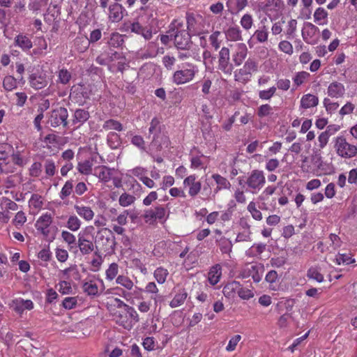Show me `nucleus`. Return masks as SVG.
Instances as JSON below:
<instances>
[{"mask_svg": "<svg viewBox=\"0 0 357 357\" xmlns=\"http://www.w3.org/2000/svg\"><path fill=\"white\" fill-rule=\"evenodd\" d=\"M119 310L114 314L115 322L126 330H130L139 321V315L133 307H131L118 298L113 299Z\"/></svg>", "mask_w": 357, "mask_h": 357, "instance_id": "1", "label": "nucleus"}, {"mask_svg": "<svg viewBox=\"0 0 357 357\" xmlns=\"http://www.w3.org/2000/svg\"><path fill=\"white\" fill-rule=\"evenodd\" d=\"M144 291L146 293L151 294V298L153 300L155 305H157L159 302L162 301V296L158 294L159 289L153 282H149L146 284L144 289L135 287L133 293L128 292L123 289L116 287L114 288L109 289L106 291L105 294H115L121 296L127 301H130L134 296L136 298H142V292Z\"/></svg>", "mask_w": 357, "mask_h": 357, "instance_id": "2", "label": "nucleus"}, {"mask_svg": "<svg viewBox=\"0 0 357 357\" xmlns=\"http://www.w3.org/2000/svg\"><path fill=\"white\" fill-rule=\"evenodd\" d=\"M183 24L178 20H174L169 26V33H174L175 46L179 50H188L191 46L190 36L183 29Z\"/></svg>", "mask_w": 357, "mask_h": 357, "instance_id": "3", "label": "nucleus"}, {"mask_svg": "<svg viewBox=\"0 0 357 357\" xmlns=\"http://www.w3.org/2000/svg\"><path fill=\"white\" fill-rule=\"evenodd\" d=\"M333 149L337 156L348 160L357 155V146L349 142L344 135H338L333 139Z\"/></svg>", "mask_w": 357, "mask_h": 357, "instance_id": "4", "label": "nucleus"}, {"mask_svg": "<svg viewBox=\"0 0 357 357\" xmlns=\"http://www.w3.org/2000/svg\"><path fill=\"white\" fill-rule=\"evenodd\" d=\"M198 72L199 69L196 65L185 63L174 73L172 79L176 85L184 84L192 81Z\"/></svg>", "mask_w": 357, "mask_h": 357, "instance_id": "5", "label": "nucleus"}, {"mask_svg": "<svg viewBox=\"0 0 357 357\" xmlns=\"http://www.w3.org/2000/svg\"><path fill=\"white\" fill-rule=\"evenodd\" d=\"M246 190L252 194H257L265 185L266 177L264 172L260 169H254L247 176L244 181Z\"/></svg>", "mask_w": 357, "mask_h": 357, "instance_id": "6", "label": "nucleus"}, {"mask_svg": "<svg viewBox=\"0 0 357 357\" xmlns=\"http://www.w3.org/2000/svg\"><path fill=\"white\" fill-rule=\"evenodd\" d=\"M257 8L259 11L264 12L273 21L282 15L284 3L282 0H266L259 2Z\"/></svg>", "mask_w": 357, "mask_h": 357, "instance_id": "7", "label": "nucleus"}, {"mask_svg": "<svg viewBox=\"0 0 357 357\" xmlns=\"http://www.w3.org/2000/svg\"><path fill=\"white\" fill-rule=\"evenodd\" d=\"M168 215L169 213L167 208L162 205H158L145 210L143 218L146 223L153 225L157 220L160 222H165Z\"/></svg>", "mask_w": 357, "mask_h": 357, "instance_id": "8", "label": "nucleus"}, {"mask_svg": "<svg viewBox=\"0 0 357 357\" xmlns=\"http://www.w3.org/2000/svg\"><path fill=\"white\" fill-rule=\"evenodd\" d=\"M257 70V63L252 59H248L243 67L234 73L236 82L245 84L249 82L253 73Z\"/></svg>", "mask_w": 357, "mask_h": 357, "instance_id": "9", "label": "nucleus"}, {"mask_svg": "<svg viewBox=\"0 0 357 357\" xmlns=\"http://www.w3.org/2000/svg\"><path fill=\"white\" fill-rule=\"evenodd\" d=\"M93 232L94 227L88 226L79 233L77 245L82 255H89L93 251V243L87 238L89 235H92Z\"/></svg>", "mask_w": 357, "mask_h": 357, "instance_id": "10", "label": "nucleus"}, {"mask_svg": "<svg viewBox=\"0 0 357 357\" xmlns=\"http://www.w3.org/2000/svg\"><path fill=\"white\" fill-rule=\"evenodd\" d=\"M52 222V215L50 213L42 214L36 220L35 227L36 230L40 233L45 238H52L51 235L50 225Z\"/></svg>", "mask_w": 357, "mask_h": 357, "instance_id": "11", "label": "nucleus"}, {"mask_svg": "<svg viewBox=\"0 0 357 357\" xmlns=\"http://www.w3.org/2000/svg\"><path fill=\"white\" fill-rule=\"evenodd\" d=\"M230 54L227 47H223L219 52L218 56V69L226 75H231L233 71V65L229 62Z\"/></svg>", "mask_w": 357, "mask_h": 357, "instance_id": "12", "label": "nucleus"}, {"mask_svg": "<svg viewBox=\"0 0 357 357\" xmlns=\"http://www.w3.org/2000/svg\"><path fill=\"white\" fill-rule=\"evenodd\" d=\"M82 289L88 296H96L105 289L102 280H89L82 284Z\"/></svg>", "mask_w": 357, "mask_h": 357, "instance_id": "13", "label": "nucleus"}, {"mask_svg": "<svg viewBox=\"0 0 357 357\" xmlns=\"http://www.w3.org/2000/svg\"><path fill=\"white\" fill-rule=\"evenodd\" d=\"M68 111L64 107H59L52 111L49 123L52 127H57L60 125H67Z\"/></svg>", "mask_w": 357, "mask_h": 357, "instance_id": "14", "label": "nucleus"}, {"mask_svg": "<svg viewBox=\"0 0 357 357\" xmlns=\"http://www.w3.org/2000/svg\"><path fill=\"white\" fill-rule=\"evenodd\" d=\"M319 31V28L311 22H305L301 31L303 40L308 44H315L317 43L316 36Z\"/></svg>", "mask_w": 357, "mask_h": 357, "instance_id": "15", "label": "nucleus"}, {"mask_svg": "<svg viewBox=\"0 0 357 357\" xmlns=\"http://www.w3.org/2000/svg\"><path fill=\"white\" fill-rule=\"evenodd\" d=\"M197 179V176L195 174H191L183 182V188L188 189V195L192 197L197 196L202 189V183Z\"/></svg>", "mask_w": 357, "mask_h": 357, "instance_id": "16", "label": "nucleus"}, {"mask_svg": "<svg viewBox=\"0 0 357 357\" xmlns=\"http://www.w3.org/2000/svg\"><path fill=\"white\" fill-rule=\"evenodd\" d=\"M187 27L190 32L196 34L199 33L203 29L202 16L193 13L186 15Z\"/></svg>", "mask_w": 357, "mask_h": 357, "instance_id": "17", "label": "nucleus"}, {"mask_svg": "<svg viewBox=\"0 0 357 357\" xmlns=\"http://www.w3.org/2000/svg\"><path fill=\"white\" fill-rule=\"evenodd\" d=\"M159 126V121L157 119H153L151 121L150 128H149V134H153V137L152 142L155 144V145L159 146L168 145V139L167 137L164 135H156V132L158 130Z\"/></svg>", "mask_w": 357, "mask_h": 357, "instance_id": "18", "label": "nucleus"}, {"mask_svg": "<svg viewBox=\"0 0 357 357\" xmlns=\"http://www.w3.org/2000/svg\"><path fill=\"white\" fill-rule=\"evenodd\" d=\"M15 312L22 314L24 310H31L33 308L34 304L31 300H24L22 298H17L13 300L9 304Z\"/></svg>", "mask_w": 357, "mask_h": 357, "instance_id": "19", "label": "nucleus"}, {"mask_svg": "<svg viewBox=\"0 0 357 357\" xmlns=\"http://www.w3.org/2000/svg\"><path fill=\"white\" fill-rule=\"evenodd\" d=\"M13 45L19 47L24 52H28L33 47V43L30 37L24 33H20L14 38Z\"/></svg>", "mask_w": 357, "mask_h": 357, "instance_id": "20", "label": "nucleus"}, {"mask_svg": "<svg viewBox=\"0 0 357 357\" xmlns=\"http://www.w3.org/2000/svg\"><path fill=\"white\" fill-rule=\"evenodd\" d=\"M248 54V48L245 43H240L235 45L234 51L232 54V61L236 66H241Z\"/></svg>", "mask_w": 357, "mask_h": 357, "instance_id": "21", "label": "nucleus"}, {"mask_svg": "<svg viewBox=\"0 0 357 357\" xmlns=\"http://www.w3.org/2000/svg\"><path fill=\"white\" fill-rule=\"evenodd\" d=\"M74 209L77 214L86 222L91 221L95 216V213L90 206L79 204L78 202L74 205Z\"/></svg>", "mask_w": 357, "mask_h": 357, "instance_id": "22", "label": "nucleus"}, {"mask_svg": "<svg viewBox=\"0 0 357 357\" xmlns=\"http://www.w3.org/2000/svg\"><path fill=\"white\" fill-rule=\"evenodd\" d=\"M276 189L277 188L274 185H268L257 197V200L259 203V207L261 209H268V206L266 202L269 199V197L275 193Z\"/></svg>", "mask_w": 357, "mask_h": 357, "instance_id": "23", "label": "nucleus"}, {"mask_svg": "<svg viewBox=\"0 0 357 357\" xmlns=\"http://www.w3.org/2000/svg\"><path fill=\"white\" fill-rule=\"evenodd\" d=\"M114 169L109 168L105 165L96 167L93 175L96 176L100 181L103 183L109 182L113 175Z\"/></svg>", "mask_w": 357, "mask_h": 357, "instance_id": "24", "label": "nucleus"}, {"mask_svg": "<svg viewBox=\"0 0 357 357\" xmlns=\"http://www.w3.org/2000/svg\"><path fill=\"white\" fill-rule=\"evenodd\" d=\"M346 92L344 84L338 82H331L327 88V94L328 96L335 98H342Z\"/></svg>", "mask_w": 357, "mask_h": 357, "instance_id": "25", "label": "nucleus"}, {"mask_svg": "<svg viewBox=\"0 0 357 357\" xmlns=\"http://www.w3.org/2000/svg\"><path fill=\"white\" fill-rule=\"evenodd\" d=\"M123 7L118 3H114L109 6V20L112 22H119L123 17Z\"/></svg>", "mask_w": 357, "mask_h": 357, "instance_id": "26", "label": "nucleus"}, {"mask_svg": "<svg viewBox=\"0 0 357 357\" xmlns=\"http://www.w3.org/2000/svg\"><path fill=\"white\" fill-rule=\"evenodd\" d=\"M93 160L94 159L91 158L78 162L77 165L78 172L86 176L92 174Z\"/></svg>", "mask_w": 357, "mask_h": 357, "instance_id": "27", "label": "nucleus"}, {"mask_svg": "<svg viewBox=\"0 0 357 357\" xmlns=\"http://www.w3.org/2000/svg\"><path fill=\"white\" fill-rule=\"evenodd\" d=\"M29 82L35 89H41L47 85L48 80L45 75L33 74L30 76Z\"/></svg>", "mask_w": 357, "mask_h": 357, "instance_id": "28", "label": "nucleus"}, {"mask_svg": "<svg viewBox=\"0 0 357 357\" xmlns=\"http://www.w3.org/2000/svg\"><path fill=\"white\" fill-rule=\"evenodd\" d=\"M319 104V98L317 96L307 93L302 96L301 99V107L309 109L314 107Z\"/></svg>", "mask_w": 357, "mask_h": 357, "instance_id": "29", "label": "nucleus"}, {"mask_svg": "<svg viewBox=\"0 0 357 357\" xmlns=\"http://www.w3.org/2000/svg\"><path fill=\"white\" fill-rule=\"evenodd\" d=\"M248 5V0H227L226 6L228 11L234 13L242 10Z\"/></svg>", "mask_w": 357, "mask_h": 357, "instance_id": "30", "label": "nucleus"}, {"mask_svg": "<svg viewBox=\"0 0 357 357\" xmlns=\"http://www.w3.org/2000/svg\"><path fill=\"white\" fill-rule=\"evenodd\" d=\"M240 290V283L236 281H232L227 283L223 288V294L225 296L229 298H233L238 294V291Z\"/></svg>", "mask_w": 357, "mask_h": 357, "instance_id": "31", "label": "nucleus"}, {"mask_svg": "<svg viewBox=\"0 0 357 357\" xmlns=\"http://www.w3.org/2000/svg\"><path fill=\"white\" fill-rule=\"evenodd\" d=\"M225 33L227 40L234 42L243 40L241 30L237 26L229 27Z\"/></svg>", "mask_w": 357, "mask_h": 357, "instance_id": "32", "label": "nucleus"}, {"mask_svg": "<svg viewBox=\"0 0 357 357\" xmlns=\"http://www.w3.org/2000/svg\"><path fill=\"white\" fill-rule=\"evenodd\" d=\"M328 12L322 7H319L314 13V21L319 25H326L328 22Z\"/></svg>", "mask_w": 357, "mask_h": 357, "instance_id": "33", "label": "nucleus"}, {"mask_svg": "<svg viewBox=\"0 0 357 357\" xmlns=\"http://www.w3.org/2000/svg\"><path fill=\"white\" fill-rule=\"evenodd\" d=\"M222 275V268L220 265L216 264L212 266L208 272V281L211 284H216L220 279Z\"/></svg>", "mask_w": 357, "mask_h": 357, "instance_id": "34", "label": "nucleus"}, {"mask_svg": "<svg viewBox=\"0 0 357 357\" xmlns=\"http://www.w3.org/2000/svg\"><path fill=\"white\" fill-rule=\"evenodd\" d=\"M188 297V293L185 289H181L174 296L173 299L170 301L169 305L172 308H175L183 305Z\"/></svg>", "mask_w": 357, "mask_h": 357, "instance_id": "35", "label": "nucleus"}, {"mask_svg": "<svg viewBox=\"0 0 357 357\" xmlns=\"http://www.w3.org/2000/svg\"><path fill=\"white\" fill-rule=\"evenodd\" d=\"M248 271L249 275L252 276L255 282L261 281L264 273V266L262 265H251L250 267H248Z\"/></svg>", "mask_w": 357, "mask_h": 357, "instance_id": "36", "label": "nucleus"}, {"mask_svg": "<svg viewBox=\"0 0 357 357\" xmlns=\"http://www.w3.org/2000/svg\"><path fill=\"white\" fill-rule=\"evenodd\" d=\"M268 28L264 25H261L254 33L253 38L260 43H266L268 38Z\"/></svg>", "mask_w": 357, "mask_h": 357, "instance_id": "37", "label": "nucleus"}, {"mask_svg": "<svg viewBox=\"0 0 357 357\" xmlns=\"http://www.w3.org/2000/svg\"><path fill=\"white\" fill-rule=\"evenodd\" d=\"M116 283L127 291H131L135 287L132 280L129 277L124 275H118L116 278Z\"/></svg>", "mask_w": 357, "mask_h": 357, "instance_id": "38", "label": "nucleus"}, {"mask_svg": "<svg viewBox=\"0 0 357 357\" xmlns=\"http://www.w3.org/2000/svg\"><path fill=\"white\" fill-rule=\"evenodd\" d=\"M0 206L2 209L8 211H15L19 209V206L7 197H1L0 198Z\"/></svg>", "mask_w": 357, "mask_h": 357, "instance_id": "39", "label": "nucleus"}, {"mask_svg": "<svg viewBox=\"0 0 357 357\" xmlns=\"http://www.w3.org/2000/svg\"><path fill=\"white\" fill-rule=\"evenodd\" d=\"M82 225V221L75 215H70L66 222V227L72 231H78Z\"/></svg>", "mask_w": 357, "mask_h": 357, "instance_id": "40", "label": "nucleus"}, {"mask_svg": "<svg viewBox=\"0 0 357 357\" xmlns=\"http://www.w3.org/2000/svg\"><path fill=\"white\" fill-rule=\"evenodd\" d=\"M212 178L218 185V190L229 189L231 187L230 182L220 174H214L212 175Z\"/></svg>", "mask_w": 357, "mask_h": 357, "instance_id": "41", "label": "nucleus"}, {"mask_svg": "<svg viewBox=\"0 0 357 357\" xmlns=\"http://www.w3.org/2000/svg\"><path fill=\"white\" fill-rule=\"evenodd\" d=\"M204 155L203 154L197 155H192L190 157V168L192 169H206L204 166V163L203 162V158Z\"/></svg>", "mask_w": 357, "mask_h": 357, "instance_id": "42", "label": "nucleus"}, {"mask_svg": "<svg viewBox=\"0 0 357 357\" xmlns=\"http://www.w3.org/2000/svg\"><path fill=\"white\" fill-rule=\"evenodd\" d=\"M107 140L108 145L112 149L119 147L121 143L120 136L114 132H110L108 133Z\"/></svg>", "mask_w": 357, "mask_h": 357, "instance_id": "43", "label": "nucleus"}, {"mask_svg": "<svg viewBox=\"0 0 357 357\" xmlns=\"http://www.w3.org/2000/svg\"><path fill=\"white\" fill-rule=\"evenodd\" d=\"M26 220L27 218L25 213L22 211H19L16 213L12 223L15 227L20 229L23 227Z\"/></svg>", "mask_w": 357, "mask_h": 357, "instance_id": "44", "label": "nucleus"}, {"mask_svg": "<svg viewBox=\"0 0 357 357\" xmlns=\"http://www.w3.org/2000/svg\"><path fill=\"white\" fill-rule=\"evenodd\" d=\"M136 198L135 196L124 192L121 194L119 199V204L123 207H128L135 203Z\"/></svg>", "mask_w": 357, "mask_h": 357, "instance_id": "45", "label": "nucleus"}, {"mask_svg": "<svg viewBox=\"0 0 357 357\" xmlns=\"http://www.w3.org/2000/svg\"><path fill=\"white\" fill-rule=\"evenodd\" d=\"M168 274L169 272L167 269L159 267L155 270L153 276L159 284H163L165 282Z\"/></svg>", "mask_w": 357, "mask_h": 357, "instance_id": "46", "label": "nucleus"}, {"mask_svg": "<svg viewBox=\"0 0 357 357\" xmlns=\"http://www.w3.org/2000/svg\"><path fill=\"white\" fill-rule=\"evenodd\" d=\"M102 128L105 130H114L117 131H121L123 130V126L118 121L114 119H109L105 121L102 126Z\"/></svg>", "mask_w": 357, "mask_h": 357, "instance_id": "47", "label": "nucleus"}, {"mask_svg": "<svg viewBox=\"0 0 357 357\" xmlns=\"http://www.w3.org/2000/svg\"><path fill=\"white\" fill-rule=\"evenodd\" d=\"M310 279L316 280L318 282H322L324 280V275L320 273V270L317 267H311L307 273Z\"/></svg>", "mask_w": 357, "mask_h": 357, "instance_id": "48", "label": "nucleus"}, {"mask_svg": "<svg viewBox=\"0 0 357 357\" xmlns=\"http://www.w3.org/2000/svg\"><path fill=\"white\" fill-rule=\"evenodd\" d=\"M119 273V265L116 263H112L105 271L106 279L109 281L116 278Z\"/></svg>", "mask_w": 357, "mask_h": 357, "instance_id": "49", "label": "nucleus"}, {"mask_svg": "<svg viewBox=\"0 0 357 357\" xmlns=\"http://www.w3.org/2000/svg\"><path fill=\"white\" fill-rule=\"evenodd\" d=\"M310 76V73L306 71L298 72L293 77V82L296 86H298L305 83Z\"/></svg>", "mask_w": 357, "mask_h": 357, "instance_id": "50", "label": "nucleus"}, {"mask_svg": "<svg viewBox=\"0 0 357 357\" xmlns=\"http://www.w3.org/2000/svg\"><path fill=\"white\" fill-rule=\"evenodd\" d=\"M257 115L260 118H264L273 114V109L268 104L261 105L257 109Z\"/></svg>", "mask_w": 357, "mask_h": 357, "instance_id": "51", "label": "nucleus"}, {"mask_svg": "<svg viewBox=\"0 0 357 357\" xmlns=\"http://www.w3.org/2000/svg\"><path fill=\"white\" fill-rule=\"evenodd\" d=\"M61 278L65 280H68L73 275L74 278H77L78 276V270L75 265L71 266L63 271H61Z\"/></svg>", "mask_w": 357, "mask_h": 357, "instance_id": "52", "label": "nucleus"}, {"mask_svg": "<svg viewBox=\"0 0 357 357\" xmlns=\"http://www.w3.org/2000/svg\"><path fill=\"white\" fill-rule=\"evenodd\" d=\"M123 43L122 36L119 33H112L108 41V45L112 47H119Z\"/></svg>", "mask_w": 357, "mask_h": 357, "instance_id": "53", "label": "nucleus"}, {"mask_svg": "<svg viewBox=\"0 0 357 357\" xmlns=\"http://www.w3.org/2000/svg\"><path fill=\"white\" fill-rule=\"evenodd\" d=\"M233 244L227 238L222 237L219 241V247L222 253L229 254L231 252Z\"/></svg>", "mask_w": 357, "mask_h": 357, "instance_id": "54", "label": "nucleus"}, {"mask_svg": "<svg viewBox=\"0 0 357 357\" xmlns=\"http://www.w3.org/2000/svg\"><path fill=\"white\" fill-rule=\"evenodd\" d=\"M245 229L240 232L237 234L236 238V242H244V241H251V231L250 230L249 225L245 223Z\"/></svg>", "mask_w": 357, "mask_h": 357, "instance_id": "55", "label": "nucleus"}, {"mask_svg": "<svg viewBox=\"0 0 357 357\" xmlns=\"http://www.w3.org/2000/svg\"><path fill=\"white\" fill-rule=\"evenodd\" d=\"M3 86L5 90L10 91L17 87V80L11 75L6 76L3 81Z\"/></svg>", "mask_w": 357, "mask_h": 357, "instance_id": "56", "label": "nucleus"}, {"mask_svg": "<svg viewBox=\"0 0 357 357\" xmlns=\"http://www.w3.org/2000/svg\"><path fill=\"white\" fill-rule=\"evenodd\" d=\"M323 104L326 112L329 114L335 113L339 107V104L337 102H333L328 98L324 99Z\"/></svg>", "mask_w": 357, "mask_h": 357, "instance_id": "57", "label": "nucleus"}, {"mask_svg": "<svg viewBox=\"0 0 357 357\" xmlns=\"http://www.w3.org/2000/svg\"><path fill=\"white\" fill-rule=\"evenodd\" d=\"M247 209L255 220H261L262 219V213L257 208L256 204L254 202H250L248 204Z\"/></svg>", "mask_w": 357, "mask_h": 357, "instance_id": "58", "label": "nucleus"}, {"mask_svg": "<svg viewBox=\"0 0 357 357\" xmlns=\"http://www.w3.org/2000/svg\"><path fill=\"white\" fill-rule=\"evenodd\" d=\"M73 183L72 180L67 181L63 185L61 192H60V198L61 199H64L68 197L71 192H73Z\"/></svg>", "mask_w": 357, "mask_h": 357, "instance_id": "59", "label": "nucleus"}, {"mask_svg": "<svg viewBox=\"0 0 357 357\" xmlns=\"http://www.w3.org/2000/svg\"><path fill=\"white\" fill-rule=\"evenodd\" d=\"M266 249V245L263 243L253 245L247 252L249 256H256L261 255Z\"/></svg>", "mask_w": 357, "mask_h": 357, "instance_id": "60", "label": "nucleus"}, {"mask_svg": "<svg viewBox=\"0 0 357 357\" xmlns=\"http://www.w3.org/2000/svg\"><path fill=\"white\" fill-rule=\"evenodd\" d=\"M356 261L354 259H352L349 255L347 254H338L335 257V263L337 265L341 264H351L354 263Z\"/></svg>", "mask_w": 357, "mask_h": 357, "instance_id": "61", "label": "nucleus"}, {"mask_svg": "<svg viewBox=\"0 0 357 357\" xmlns=\"http://www.w3.org/2000/svg\"><path fill=\"white\" fill-rule=\"evenodd\" d=\"M331 134L328 130L324 131L319 134L318 136V148L320 149H323L325 148L328 143L329 137Z\"/></svg>", "mask_w": 357, "mask_h": 357, "instance_id": "62", "label": "nucleus"}, {"mask_svg": "<svg viewBox=\"0 0 357 357\" xmlns=\"http://www.w3.org/2000/svg\"><path fill=\"white\" fill-rule=\"evenodd\" d=\"M221 33L218 31H214L209 36V41L215 50L220 48L222 40H220Z\"/></svg>", "mask_w": 357, "mask_h": 357, "instance_id": "63", "label": "nucleus"}, {"mask_svg": "<svg viewBox=\"0 0 357 357\" xmlns=\"http://www.w3.org/2000/svg\"><path fill=\"white\" fill-rule=\"evenodd\" d=\"M240 24L245 30H249L253 25V18L250 14H245L242 16Z\"/></svg>", "mask_w": 357, "mask_h": 357, "instance_id": "64", "label": "nucleus"}]
</instances>
